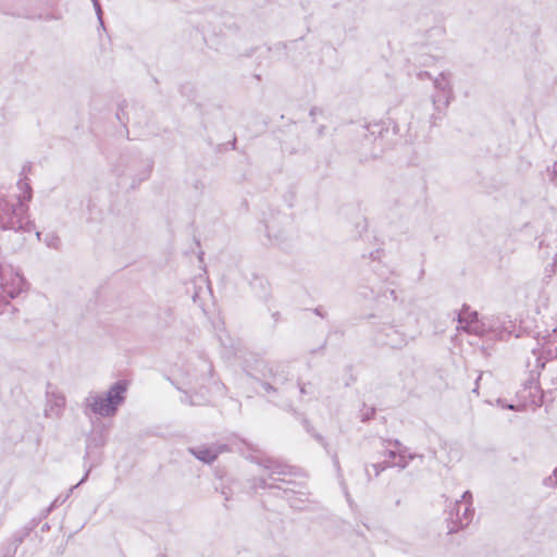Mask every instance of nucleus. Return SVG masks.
<instances>
[{
	"label": "nucleus",
	"instance_id": "obj_4",
	"mask_svg": "<svg viewBox=\"0 0 557 557\" xmlns=\"http://www.w3.org/2000/svg\"><path fill=\"white\" fill-rule=\"evenodd\" d=\"M22 187H23V188H25V198H26V199H29V197H30V193H29V187H28V185H27L26 183H23V184H22Z\"/></svg>",
	"mask_w": 557,
	"mask_h": 557
},
{
	"label": "nucleus",
	"instance_id": "obj_1",
	"mask_svg": "<svg viewBox=\"0 0 557 557\" xmlns=\"http://www.w3.org/2000/svg\"><path fill=\"white\" fill-rule=\"evenodd\" d=\"M127 384L117 382L102 396H91L88 399L90 409L102 417L112 416L124 399Z\"/></svg>",
	"mask_w": 557,
	"mask_h": 557
},
{
	"label": "nucleus",
	"instance_id": "obj_3",
	"mask_svg": "<svg viewBox=\"0 0 557 557\" xmlns=\"http://www.w3.org/2000/svg\"><path fill=\"white\" fill-rule=\"evenodd\" d=\"M218 449L215 447H201L193 450V454L205 462H212L218 456Z\"/></svg>",
	"mask_w": 557,
	"mask_h": 557
},
{
	"label": "nucleus",
	"instance_id": "obj_2",
	"mask_svg": "<svg viewBox=\"0 0 557 557\" xmlns=\"http://www.w3.org/2000/svg\"><path fill=\"white\" fill-rule=\"evenodd\" d=\"M24 288V281L18 274L11 275V286L8 283L4 285V290L11 296L14 297L20 294Z\"/></svg>",
	"mask_w": 557,
	"mask_h": 557
}]
</instances>
